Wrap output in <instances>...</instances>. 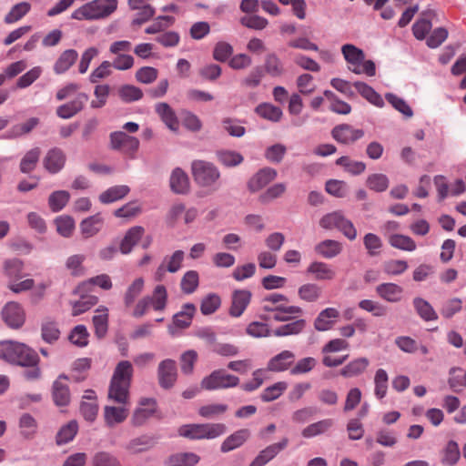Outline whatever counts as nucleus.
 <instances>
[{"label":"nucleus","instance_id":"e433bc0d","mask_svg":"<svg viewBox=\"0 0 466 466\" xmlns=\"http://www.w3.org/2000/svg\"><path fill=\"white\" fill-rule=\"evenodd\" d=\"M332 426L333 420L331 419H324L305 427L301 435L307 439L314 438L327 432Z\"/></svg>","mask_w":466,"mask_h":466},{"label":"nucleus","instance_id":"a878e982","mask_svg":"<svg viewBox=\"0 0 466 466\" xmlns=\"http://www.w3.org/2000/svg\"><path fill=\"white\" fill-rule=\"evenodd\" d=\"M144 232V228L140 226H135L129 228L121 240L119 248L120 252L125 255L129 254L133 247L141 239Z\"/></svg>","mask_w":466,"mask_h":466},{"label":"nucleus","instance_id":"13d9d810","mask_svg":"<svg viewBox=\"0 0 466 466\" xmlns=\"http://www.w3.org/2000/svg\"><path fill=\"white\" fill-rule=\"evenodd\" d=\"M89 332L85 325L76 326L70 332L68 339L77 347L83 348L88 344Z\"/></svg>","mask_w":466,"mask_h":466},{"label":"nucleus","instance_id":"ddd939ff","mask_svg":"<svg viewBox=\"0 0 466 466\" xmlns=\"http://www.w3.org/2000/svg\"><path fill=\"white\" fill-rule=\"evenodd\" d=\"M177 377V365L173 360H162L157 368L158 383L163 389H170L174 386Z\"/></svg>","mask_w":466,"mask_h":466},{"label":"nucleus","instance_id":"4468645a","mask_svg":"<svg viewBox=\"0 0 466 466\" xmlns=\"http://www.w3.org/2000/svg\"><path fill=\"white\" fill-rule=\"evenodd\" d=\"M289 444L288 438H282L280 441L270 444L260 451L258 454L250 462L249 466H265L272 461L281 451L285 450Z\"/></svg>","mask_w":466,"mask_h":466},{"label":"nucleus","instance_id":"c9c22d12","mask_svg":"<svg viewBox=\"0 0 466 466\" xmlns=\"http://www.w3.org/2000/svg\"><path fill=\"white\" fill-rule=\"evenodd\" d=\"M413 307L418 315L425 321H432L438 319V315L432 306L424 299L416 297L412 300Z\"/></svg>","mask_w":466,"mask_h":466},{"label":"nucleus","instance_id":"4d7b16f0","mask_svg":"<svg viewBox=\"0 0 466 466\" xmlns=\"http://www.w3.org/2000/svg\"><path fill=\"white\" fill-rule=\"evenodd\" d=\"M91 466H122L116 455L108 451H97L91 460Z\"/></svg>","mask_w":466,"mask_h":466},{"label":"nucleus","instance_id":"412c9836","mask_svg":"<svg viewBox=\"0 0 466 466\" xmlns=\"http://www.w3.org/2000/svg\"><path fill=\"white\" fill-rule=\"evenodd\" d=\"M68 379L69 378L66 375L61 374L53 383L52 396L56 405L57 406H66L70 402V390L68 385L63 381Z\"/></svg>","mask_w":466,"mask_h":466},{"label":"nucleus","instance_id":"37998d69","mask_svg":"<svg viewBox=\"0 0 466 466\" xmlns=\"http://www.w3.org/2000/svg\"><path fill=\"white\" fill-rule=\"evenodd\" d=\"M370 361L367 358H358L348 363L341 370L340 374L346 378L358 376L364 372L368 368Z\"/></svg>","mask_w":466,"mask_h":466},{"label":"nucleus","instance_id":"6e6552de","mask_svg":"<svg viewBox=\"0 0 466 466\" xmlns=\"http://www.w3.org/2000/svg\"><path fill=\"white\" fill-rule=\"evenodd\" d=\"M319 225L325 229H339L350 240H354L357 238V230L354 225L339 211L323 216L319 221Z\"/></svg>","mask_w":466,"mask_h":466},{"label":"nucleus","instance_id":"39448f33","mask_svg":"<svg viewBox=\"0 0 466 466\" xmlns=\"http://www.w3.org/2000/svg\"><path fill=\"white\" fill-rule=\"evenodd\" d=\"M226 431L223 423L186 424L178 429V434L190 440H210L223 435Z\"/></svg>","mask_w":466,"mask_h":466},{"label":"nucleus","instance_id":"09e8293b","mask_svg":"<svg viewBox=\"0 0 466 466\" xmlns=\"http://www.w3.org/2000/svg\"><path fill=\"white\" fill-rule=\"evenodd\" d=\"M388 240L391 247L400 250L411 252L417 248L415 241L406 235L392 234L389 237Z\"/></svg>","mask_w":466,"mask_h":466},{"label":"nucleus","instance_id":"1a4fd4ad","mask_svg":"<svg viewBox=\"0 0 466 466\" xmlns=\"http://www.w3.org/2000/svg\"><path fill=\"white\" fill-rule=\"evenodd\" d=\"M109 138L112 149L120 150L131 157H133L139 148V140L136 137L129 136L124 131L112 132Z\"/></svg>","mask_w":466,"mask_h":466},{"label":"nucleus","instance_id":"680f3d73","mask_svg":"<svg viewBox=\"0 0 466 466\" xmlns=\"http://www.w3.org/2000/svg\"><path fill=\"white\" fill-rule=\"evenodd\" d=\"M389 377L385 370L379 369L374 377V393L378 399H383L387 394Z\"/></svg>","mask_w":466,"mask_h":466},{"label":"nucleus","instance_id":"de8ad7c7","mask_svg":"<svg viewBox=\"0 0 466 466\" xmlns=\"http://www.w3.org/2000/svg\"><path fill=\"white\" fill-rule=\"evenodd\" d=\"M41 150L39 147H34L27 151L20 162V171L24 174L32 172L39 160Z\"/></svg>","mask_w":466,"mask_h":466},{"label":"nucleus","instance_id":"0e129e2a","mask_svg":"<svg viewBox=\"0 0 466 466\" xmlns=\"http://www.w3.org/2000/svg\"><path fill=\"white\" fill-rule=\"evenodd\" d=\"M198 273L196 270H188L181 279V290L186 294H192L198 287Z\"/></svg>","mask_w":466,"mask_h":466},{"label":"nucleus","instance_id":"58836bf2","mask_svg":"<svg viewBox=\"0 0 466 466\" xmlns=\"http://www.w3.org/2000/svg\"><path fill=\"white\" fill-rule=\"evenodd\" d=\"M422 15L425 17L419 19L412 25L413 35L418 40H423L431 31L432 24L430 21V18L434 15L435 13L432 10H429L427 12H423Z\"/></svg>","mask_w":466,"mask_h":466},{"label":"nucleus","instance_id":"393cba45","mask_svg":"<svg viewBox=\"0 0 466 466\" xmlns=\"http://www.w3.org/2000/svg\"><path fill=\"white\" fill-rule=\"evenodd\" d=\"M170 187L176 194H187L190 188L188 177L181 168H175L170 176Z\"/></svg>","mask_w":466,"mask_h":466},{"label":"nucleus","instance_id":"2f4dec72","mask_svg":"<svg viewBox=\"0 0 466 466\" xmlns=\"http://www.w3.org/2000/svg\"><path fill=\"white\" fill-rule=\"evenodd\" d=\"M129 192L130 188L127 185L113 186L99 195V201L110 204L124 198Z\"/></svg>","mask_w":466,"mask_h":466},{"label":"nucleus","instance_id":"72a5a7b5","mask_svg":"<svg viewBox=\"0 0 466 466\" xmlns=\"http://www.w3.org/2000/svg\"><path fill=\"white\" fill-rule=\"evenodd\" d=\"M156 112L160 116L166 126L172 131L178 128V120L170 106L167 103H158L156 105Z\"/></svg>","mask_w":466,"mask_h":466},{"label":"nucleus","instance_id":"f3484780","mask_svg":"<svg viewBox=\"0 0 466 466\" xmlns=\"http://www.w3.org/2000/svg\"><path fill=\"white\" fill-rule=\"evenodd\" d=\"M295 354L290 350H282L273 356L267 364V370L272 372H284L290 370L295 363Z\"/></svg>","mask_w":466,"mask_h":466},{"label":"nucleus","instance_id":"423d86ee","mask_svg":"<svg viewBox=\"0 0 466 466\" xmlns=\"http://www.w3.org/2000/svg\"><path fill=\"white\" fill-rule=\"evenodd\" d=\"M167 304V291L164 285L155 287L152 295H147L137 301L133 310V317H143L151 307L156 311L165 310Z\"/></svg>","mask_w":466,"mask_h":466},{"label":"nucleus","instance_id":"338daca9","mask_svg":"<svg viewBox=\"0 0 466 466\" xmlns=\"http://www.w3.org/2000/svg\"><path fill=\"white\" fill-rule=\"evenodd\" d=\"M366 183L370 189L376 192H383L388 188L390 181L386 175L375 173L367 177Z\"/></svg>","mask_w":466,"mask_h":466},{"label":"nucleus","instance_id":"7ed1b4c3","mask_svg":"<svg viewBox=\"0 0 466 466\" xmlns=\"http://www.w3.org/2000/svg\"><path fill=\"white\" fill-rule=\"evenodd\" d=\"M341 53L348 63V68L356 75L365 74L368 76L376 75V66L372 60H366L363 50L352 44L341 46Z\"/></svg>","mask_w":466,"mask_h":466},{"label":"nucleus","instance_id":"aec40b11","mask_svg":"<svg viewBox=\"0 0 466 466\" xmlns=\"http://www.w3.org/2000/svg\"><path fill=\"white\" fill-rule=\"evenodd\" d=\"M251 292L248 289H238L232 294V302L229 308V315L234 318L240 317L251 300Z\"/></svg>","mask_w":466,"mask_h":466},{"label":"nucleus","instance_id":"bb28decb","mask_svg":"<svg viewBox=\"0 0 466 466\" xmlns=\"http://www.w3.org/2000/svg\"><path fill=\"white\" fill-rule=\"evenodd\" d=\"M104 218L100 214H96L83 219L80 223V231L85 238L96 235L102 228Z\"/></svg>","mask_w":466,"mask_h":466},{"label":"nucleus","instance_id":"a18cd8bd","mask_svg":"<svg viewBox=\"0 0 466 466\" xmlns=\"http://www.w3.org/2000/svg\"><path fill=\"white\" fill-rule=\"evenodd\" d=\"M145 286V281L143 278H137L133 280V282L127 287L124 297L123 301L126 307H130L133 305L137 298L142 293Z\"/></svg>","mask_w":466,"mask_h":466},{"label":"nucleus","instance_id":"2eb2a0df","mask_svg":"<svg viewBox=\"0 0 466 466\" xmlns=\"http://www.w3.org/2000/svg\"><path fill=\"white\" fill-rule=\"evenodd\" d=\"M88 96L86 93H78L70 102L63 104L56 108V115L62 119H69L79 113L88 101Z\"/></svg>","mask_w":466,"mask_h":466},{"label":"nucleus","instance_id":"4be33fe9","mask_svg":"<svg viewBox=\"0 0 466 466\" xmlns=\"http://www.w3.org/2000/svg\"><path fill=\"white\" fill-rule=\"evenodd\" d=\"M43 163L48 172L56 174L65 166L66 155L64 151L58 147L51 148L44 157Z\"/></svg>","mask_w":466,"mask_h":466},{"label":"nucleus","instance_id":"79ce46f5","mask_svg":"<svg viewBox=\"0 0 466 466\" xmlns=\"http://www.w3.org/2000/svg\"><path fill=\"white\" fill-rule=\"evenodd\" d=\"M216 156L218 161L227 167H237L244 160V157L240 153L228 149L218 150L217 151Z\"/></svg>","mask_w":466,"mask_h":466},{"label":"nucleus","instance_id":"c756f323","mask_svg":"<svg viewBox=\"0 0 466 466\" xmlns=\"http://www.w3.org/2000/svg\"><path fill=\"white\" fill-rule=\"evenodd\" d=\"M307 272L312 274L317 280H332L336 271L327 263L314 261L308 267Z\"/></svg>","mask_w":466,"mask_h":466},{"label":"nucleus","instance_id":"a19ab883","mask_svg":"<svg viewBox=\"0 0 466 466\" xmlns=\"http://www.w3.org/2000/svg\"><path fill=\"white\" fill-rule=\"evenodd\" d=\"M4 274L13 280L23 277L24 262L16 258L5 259L3 264Z\"/></svg>","mask_w":466,"mask_h":466},{"label":"nucleus","instance_id":"6e6d98bb","mask_svg":"<svg viewBox=\"0 0 466 466\" xmlns=\"http://www.w3.org/2000/svg\"><path fill=\"white\" fill-rule=\"evenodd\" d=\"M199 461V457L193 452L177 453L168 458L169 466H194Z\"/></svg>","mask_w":466,"mask_h":466},{"label":"nucleus","instance_id":"f257e3e1","mask_svg":"<svg viewBox=\"0 0 466 466\" xmlns=\"http://www.w3.org/2000/svg\"><path fill=\"white\" fill-rule=\"evenodd\" d=\"M133 370V366L128 360H122L117 363L108 390V398L111 400L119 404L127 403Z\"/></svg>","mask_w":466,"mask_h":466},{"label":"nucleus","instance_id":"9d476101","mask_svg":"<svg viewBox=\"0 0 466 466\" xmlns=\"http://www.w3.org/2000/svg\"><path fill=\"white\" fill-rule=\"evenodd\" d=\"M5 323L13 329H20L25 322V312L23 307L15 301L8 302L1 311Z\"/></svg>","mask_w":466,"mask_h":466},{"label":"nucleus","instance_id":"c85d7f7f","mask_svg":"<svg viewBox=\"0 0 466 466\" xmlns=\"http://www.w3.org/2000/svg\"><path fill=\"white\" fill-rule=\"evenodd\" d=\"M315 251L325 258H333L342 251V244L337 240L325 239L315 246Z\"/></svg>","mask_w":466,"mask_h":466},{"label":"nucleus","instance_id":"864d4df0","mask_svg":"<svg viewBox=\"0 0 466 466\" xmlns=\"http://www.w3.org/2000/svg\"><path fill=\"white\" fill-rule=\"evenodd\" d=\"M69 199V192L66 190L54 191L48 198V206L53 212H59L66 207Z\"/></svg>","mask_w":466,"mask_h":466},{"label":"nucleus","instance_id":"9b49d317","mask_svg":"<svg viewBox=\"0 0 466 466\" xmlns=\"http://www.w3.org/2000/svg\"><path fill=\"white\" fill-rule=\"evenodd\" d=\"M13 354L11 363L18 366H35L40 361L37 352L21 342L16 341Z\"/></svg>","mask_w":466,"mask_h":466},{"label":"nucleus","instance_id":"f8f14e48","mask_svg":"<svg viewBox=\"0 0 466 466\" xmlns=\"http://www.w3.org/2000/svg\"><path fill=\"white\" fill-rule=\"evenodd\" d=\"M364 136L362 129H356L349 124H340L331 130V137L338 143L343 145L352 144Z\"/></svg>","mask_w":466,"mask_h":466},{"label":"nucleus","instance_id":"b1692460","mask_svg":"<svg viewBox=\"0 0 466 466\" xmlns=\"http://www.w3.org/2000/svg\"><path fill=\"white\" fill-rule=\"evenodd\" d=\"M339 312L334 308H327L321 310L314 321V327L319 331H326L332 328Z\"/></svg>","mask_w":466,"mask_h":466},{"label":"nucleus","instance_id":"bf43d9fd","mask_svg":"<svg viewBox=\"0 0 466 466\" xmlns=\"http://www.w3.org/2000/svg\"><path fill=\"white\" fill-rule=\"evenodd\" d=\"M31 9V5L27 2H21L15 5L10 12L5 16L6 24H14L23 18Z\"/></svg>","mask_w":466,"mask_h":466},{"label":"nucleus","instance_id":"20e7f679","mask_svg":"<svg viewBox=\"0 0 466 466\" xmlns=\"http://www.w3.org/2000/svg\"><path fill=\"white\" fill-rule=\"evenodd\" d=\"M192 176L195 182L201 187L217 191L219 188L220 171L211 162L195 160L191 164Z\"/></svg>","mask_w":466,"mask_h":466},{"label":"nucleus","instance_id":"e2e57ef3","mask_svg":"<svg viewBox=\"0 0 466 466\" xmlns=\"http://www.w3.org/2000/svg\"><path fill=\"white\" fill-rule=\"evenodd\" d=\"M408 263L402 259H389L383 262V272L390 276H399L408 269Z\"/></svg>","mask_w":466,"mask_h":466},{"label":"nucleus","instance_id":"cd10ccee","mask_svg":"<svg viewBox=\"0 0 466 466\" xmlns=\"http://www.w3.org/2000/svg\"><path fill=\"white\" fill-rule=\"evenodd\" d=\"M249 436L250 431L248 429H241L235 431L224 440L220 447L221 451L228 452L240 447Z\"/></svg>","mask_w":466,"mask_h":466},{"label":"nucleus","instance_id":"473e14b6","mask_svg":"<svg viewBox=\"0 0 466 466\" xmlns=\"http://www.w3.org/2000/svg\"><path fill=\"white\" fill-rule=\"evenodd\" d=\"M157 443L154 436L141 435L132 439L127 445V449L132 453H140L152 449Z\"/></svg>","mask_w":466,"mask_h":466},{"label":"nucleus","instance_id":"a211bd4d","mask_svg":"<svg viewBox=\"0 0 466 466\" xmlns=\"http://www.w3.org/2000/svg\"><path fill=\"white\" fill-rule=\"evenodd\" d=\"M263 310L266 312L273 313L272 319L279 322H285L291 320L297 315L302 313V309L299 306H270L268 304L263 305Z\"/></svg>","mask_w":466,"mask_h":466},{"label":"nucleus","instance_id":"5701e85b","mask_svg":"<svg viewBox=\"0 0 466 466\" xmlns=\"http://www.w3.org/2000/svg\"><path fill=\"white\" fill-rule=\"evenodd\" d=\"M377 294L384 300L397 303L402 299L403 288L396 283H381L376 287Z\"/></svg>","mask_w":466,"mask_h":466},{"label":"nucleus","instance_id":"f03ea898","mask_svg":"<svg viewBox=\"0 0 466 466\" xmlns=\"http://www.w3.org/2000/svg\"><path fill=\"white\" fill-rule=\"evenodd\" d=\"M117 8V0H93L76 9L71 18L76 20H99L109 16Z\"/></svg>","mask_w":466,"mask_h":466},{"label":"nucleus","instance_id":"3c124183","mask_svg":"<svg viewBox=\"0 0 466 466\" xmlns=\"http://www.w3.org/2000/svg\"><path fill=\"white\" fill-rule=\"evenodd\" d=\"M105 420L108 426L121 423L127 417V410L123 407L106 406L105 408Z\"/></svg>","mask_w":466,"mask_h":466},{"label":"nucleus","instance_id":"7c9ffc66","mask_svg":"<svg viewBox=\"0 0 466 466\" xmlns=\"http://www.w3.org/2000/svg\"><path fill=\"white\" fill-rule=\"evenodd\" d=\"M353 86L356 88L359 94L370 104L378 107L384 106L383 98L370 86L367 85L364 82L357 81L353 83Z\"/></svg>","mask_w":466,"mask_h":466},{"label":"nucleus","instance_id":"f704fd0d","mask_svg":"<svg viewBox=\"0 0 466 466\" xmlns=\"http://www.w3.org/2000/svg\"><path fill=\"white\" fill-rule=\"evenodd\" d=\"M78 54L75 49L65 50L54 65V71L57 75L66 72L76 61Z\"/></svg>","mask_w":466,"mask_h":466},{"label":"nucleus","instance_id":"603ef678","mask_svg":"<svg viewBox=\"0 0 466 466\" xmlns=\"http://www.w3.org/2000/svg\"><path fill=\"white\" fill-rule=\"evenodd\" d=\"M288 388V383L279 381L264 389L260 394V399L264 402H270L279 399Z\"/></svg>","mask_w":466,"mask_h":466},{"label":"nucleus","instance_id":"052dcab7","mask_svg":"<svg viewBox=\"0 0 466 466\" xmlns=\"http://www.w3.org/2000/svg\"><path fill=\"white\" fill-rule=\"evenodd\" d=\"M118 96L125 103H131L142 98L143 92L133 85H124L118 89Z\"/></svg>","mask_w":466,"mask_h":466},{"label":"nucleus","instance_id":"ea45409f","mask_svg":"<svg viewBox=\"0 0 466 466\" xmlns=\"http://www.w3.org/2000/svg\"><path fill=\"white\" fill-rule=\"evenodd\" d=\"M264 68L267 74L272 77L281 76L285 73L284 65L275 53H269L266 56Z\"/></svg>","mask_w":466,"mask_h":466},{"label":"nucleus","instance_id":"c03bdc74","mask_svg":"<svg viewBox=\"0 0 466 466\" xmlns=\"http://www.w3.org/2000/svg\"><path fill=\"white\" fill-rule=\"evenodd\" d=\"M306 327V320L303 319H297L290 323L282 325L273 330L272 334L276 337H286L290 335H298Z\"/></svg>","mask_w":466,"mask_h":466},{"label":"nucleus","instance_id":"69168bd1","mask_svg":"<svg viewBox=\"0 0 466 466\" xmlns=\"http://www.w3.org/2000/svg\"><path fill=\"white\" fill-rule=\"evenodd\" d=\"M60 330L55 321L46 320L41 326V337L46 343H54L59 339Z\"/></svg>","mask_w":466,"mask_h":466},{"label":"nucleus","instance_id":"0eeeda50","mask_svg":"<svg viewBox=\"0 0 466 466\" xmlns=\"http://www.w3.org/2000/svg\"><path fill=\"white\" fill-rule=\"evenodd\" d=\"M239 378L219 369L212 371L201 380V388L207 390H217L235 388L239 384Z\"/></svg>","mask_w":466,"mask_h":466},{"label":"nucleus","instance_id":"5fc2aeb1","mask_svg":"<svg viewBox=\"0 0 466 466\" xmlns=\"http://www.w3.org/2000/svg\"><path fill=\"white\" fill-rule=\"evenodd\" d=\"M77 430L78 425L76 420H71L64 425L56 434V444L63 445L71 441L77 433Z\"/></svg>","mask_w":466,"mask_h":466},{"label":"nucleus","instance_id":"4c0bfd02","mask_svg":"<svg viewBox=\"0 0 466 466\" xmlns=\"http://www.w3.org/2000/svg\"><path fill=\"white\" fill-rule=\"evenodd\" d=\"M255 112L262 118L271 121L279 122L283 115L280 107L276 106L270 103H261L256 106Z\"/></svg>","mask_w":466,"mask_h":466},{"label":"nucleus","instance_id":"774afa93","mask_svg":"<svg viewBox=\"0 0 466 466\" xmlns=\"http://www.w3.org/2000/svg\"><path fill=\"white\" fill-rule=\"evenodd\" d=\"M298 294L301 299L313 302L320 297L321 290L317 284L307 283L299 289Z\"/></svg>","mask_w":466,"mask_h":466},{"label":"nucleus","instance_id":"49530a36","mask_svg":"<svg viewBox=\"0 0 466 466\" xmlns=\"http://www.w3.org/2000/svg\"><path fill=\"white\" fill-rule=\"evenodd\" d=\"M336 165L342 167L344 170L353 176L363 173L366 169V164L362 161H356L350 157L343 156L336 160Z\"/></svg>","mask_w":466,"mask_h":466},{"label":"nucleus","instance_id":"dca6fc26","mask_svg":"<svg viewBox=\"0 0 466 466\" xmlns=\"http://www.w3.org/2000/svg\"><path fill=\"white\" fill-rule=\"evenodd\" d=\"M195 312L196 307L194 304H184L181 310L173 316V323L168 326V332L171 335H175L177 329H186L189 327Z\"/></svg>","mask_w":466,"mask_h":466},{"label":"nucleus","instance_id":"8fccbe9b","mask_svg":"<svg viewBox=\"0 0 466 466\" xmlns=\"http://www.w3.org/2000/svg\"><path fill=\"white\" fill-rule=\"evenodd\" d=\"M96 312H99V314L93 317L95 334L98 339H102L106 334L108 329L107 309H97Z\"/></svg>","mask_w":466,"mask_h":466},{"label":"nucleus","instance_id":"6ab92c4d","mask_svg":"<svg viewBox=\"0 0 466 466\" xmlns=\"http://www.w3.org/2000/svg\"><path fill=\"white\" fill-rule=\"evenodd\" d=\"M277 176V170L272 167L261 168L249 179L248 187L251 192L258 191L273 181Z\"/></svg>","mask_w":466,"mask_h":466}]
</instances>
